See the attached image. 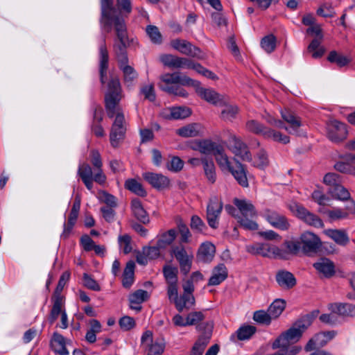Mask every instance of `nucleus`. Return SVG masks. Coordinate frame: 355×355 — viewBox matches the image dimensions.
Masks as SVG:
<instances>
[{"instance_id": "obj_57", "label": "nucleus", "mask_w": 355, "mask_h": 355, "mask_svg": "<svg viewBox=\"0 0 355 355\" xmlns=\"http://www.w3.org/2000/svg\"><path fill=\"white\" fill-rule=\"evenodd\" d=\"M120 249L124 254L130 253L132 250V239L128 234L121 235L118 238Z\"/></svg>"}, {"instance_id": "obj_14", "label": "nucleus", "mask_w": 355, "mask_h": 355, "mask_svg": "<svg viewBox=\"0 0 355 355\" xmlns=\"http://www.w3.org/2000/svg\"><path fill=\"white\" fill-rule=\"evenodd\" d=\"M223 209V204L218 197H212L207 208V219L209 225L216 229L218 226V218Z\"/></svg>"}, {"instance_id": "obj_7", "label": "nucleus", "mask_w": 355, "mask_h": 355, "mask_svg": "<svg viewBox=\"0 0 355 355\" xmlns=\"http://www.w3.org/2000/svg\"><path fill=\"white\" fill-rule=\"evenodd\" d=\"M171 253L179 263L182 272L187 275L191 270L193 259V252L191 248H185L181 244L173 246Z\"/></svg>"}, {"instance_id": "obj_62", "label": "nucleus", "mask_w": 355, "mask_h": 355, "mask_svg": "<svg viewBox=\"0 0 355 355\" xmlns=\"http://www.w3.org/2000/svg\"><path fill=\"white\" fill-rule=\"evenodd\" d=\"M324 182L329 186V188L336 187L341 183V178L336 173H329L324 177Z\"/></svg>"}, {"instance_id": "obj_43", "label": "nucleus", "mask_w": 355, "mask_h": 355, "mask_svg": "<svg viewBox=\"0 0 355 355\" xmlns=\"http://www.w3.org/2000/svg\"><path fill=\"white\" fill-rule=\"evenodd\" d=\"M246 130L255 135H262L265 137V132L268 130L269 128L264 126L262 123L256 120H249L245 124Z\"/></svg>"}, {"instance_id": "obj_15", "label": "nucleus", "mask_w": 355, "mask_h": 355, "mask_svg": "<svg viewBox=\"0 0 355 355\" xmlns=\"http://www.w3.org/2000/svg\"><path fill=\"white\" fill-rule=\"evenodd\" d=\"M113 0H101V24L103 29L107 33L110 32L112 28V21L116 17L112 15L114 12L113 8Z\"/></svg>"}, {"instance_id": "obj_38", "label": "nucleus", "mask_w": 355, "mask_h": 355, "mask_svg": "<svg viewBox=\"0 0 355 355\" xmlns=\"http://www.w3.org/2000/svg\"><path fill=\"white\" fill-rule=\"evenodd\" d=\"M216 161L222 171L232 170L231 163L227 155L225 154L224 149L220 146L214 155Z\"/></svg>"}, {"instance_id": "obj_34", "label": "nucleus", "mask_w": 355, "mask_h": 355, "mask_svg": "<svg viewBox=\"0 0 355 355\" xmlns=\"http://www.w3.org/2000/svg\"><path fill=\"white\" fill-rule=\"evenodd\" d=\"M352 154L345 155L340 160L337 161L334 165V168L340 173L352 175L354 169H352Z\"/></svg>"}, {"instance_id": "obj_48", "label": "nucleus", "mask_w": 355, "mask_h": 355, "mask_svg": "<svg viewBox=\"0 0 355 355\" xmlns=\"http://www.w3.org/2000/svg\"><path fill=\"white\" fill-rule=\"evenodd\" d=\"M277 40L272 34L268 35L263 37L261 40V48L268 53H270L276 48Z\"/></svg>"}, {"instance_id": "obj_52", "label": "nucleus", "mask_w": 355, "mask_h": 355, "mask_svg": "<svg viewBox=\"0 0 355 355\" xmlns=\"http://www.w3.org/2000/svg\"><path fill=\"white\" fill-rule=\"evenodd\" d=\"M163 273L167 284L178 283V268L166 266L163 268Z\"/></svg>"}, {"instance_id": "obj_26", "label": "nucleus", "mask_w": 355, "mask_h": 355, "mask_svg": "<svg viewBox=\"0 0 355 355\" xmlns=\"http://www.w3.org/2000/svg\"><path fill=\"white\" fill-rule=\"evenodd\" d=\"M329 310L339 315L355 316V305L343 303H332L328 306Z\"/></svg>"}, {"instance_id": "obj_35", "label": "nucleus", "mask_w": 355, "mask_h": 355, "mask_svg": "<svg viewBox=\"0 0 355 355\" xmlns=\"http://www.w3.org/2000/svg\"><path fill=\"white\" fill-rule=\"evenodd\" d=\"M234 178L237 180L239 184L242 187H246L248 186V179L246 177L245 170L243 164L240 162H237L236 164V167L233 168L232 166V170H229Z\"/></svg>"}, {"instance_id": "obj_25", "label": "nucleus", "mask_w": 355, "mask_h": 355, "mask_svg": "<svg viewBox=\"0 0 355 355\" xmlns=\"http://www.w3.org/2000/svg\"><path fill=\"white\" fill-rule=\"evenodd\" d=\"M276 281L280 287L286 289L291 288L296 284L294 275L286 270H281L277 273Z\"/></svg>"}, {"instance_id": "obj_54", "label": "nucleus", "mask_w": 355, "mask_h": 355, "mask_svg": "<svg viewBox=\"0 0 355 355\" xmlns=\"http://www.w3.org/2000/svg\"><path fill=\"white\" fill-rule=\"evenodd\" d=\"M308 51L312 53V57L314 58H320L324 53L323 47L320 46V39H314L308 46Z\"/></svg>"}, {"instance_id": "obj_27", "label": "nucleus", "mask_w": 355, "mask_h": 355, "mask_svg": "<svg viewBox=\"0 0 355 355\" xmlns=\"http://www.w3.org/2000/svg\"><path fill=\"white\" fill-rule=\"evenodd\" d=\"M148 298V293L144 290H137L129 296L130 307L131 309L139 311L140 304Z\"/></svg>"}, {"instance_id": "obj_55", "label": "nucleus", "mask_w": 355, "mask_h": 355, "mask_svg": "<svg viewBox=\"0 0 355 355\" xmlns=\"http://www.w3.org/2000/svg\"><path fill=\"white\" fill-rule=\"evenodd\" d=\"M256 327L252 325L241 327L236 331L238 339L240 340H248L255 333Z\"/></svg>"}, {"instance_id": "obj_10", "label": "nucleus", "mask_w": 355, "mask_h": 355, "mask_svg": "<svg viewBox=\"0 0 355 355\" xmlns=\"http://www.w3.org/2000/svg\"><path fill=\"white\" fill-rule=\"evenodd\" d=\"M227 132L229 135L230 150L235 155V156L240 157L243 161L251 162L252 157L248 146L234 134L230 131Z\"/></svg>"}, {"instance_id": "obj_22", "label": "nucleus", "mask_w": 355, "mask_h": 355, "mask_svg": "<svg viewBox=\"0 0 355 355\" xmlns=\"http://www.w3.org/2000/svg\"><path fill=\"white\" fill-rule=\"evenodd\" d=\"M313 267L325 277H331L335 273V266L334 263L327 258H321L313 263Z\"/></svg>"}, {"instance_id": "obj_17", "label": "nucleus", "mask_w": 355, "mask_h": 355, "mask_svg": "<svg viewBox=\"0 0 355 355\" xmlns=\"http://www.w3.org/2000/svg\"><path fill=\"white\" fill-rule=\"evenodd\" d=\"M336 334V333L334 331H324L316 334L307 343L305 346L306 351L309 352L315 349V348L323 347L329 341L333 339Z\"/></svg>"}, {"instance_id": "obj_42", "label": "nucleus", "mask_w": 355, "mask_h": 355, "mask_svg": "<svg viewBox=\"0 0 355 355\" xmlns=\"http://www.w3.org/2000/svg\"><path fill=\"white\" fill-rule=\"evenodd\" d=\"M187 63L184 65V68L187 69H192L196 71L197 73L202 74V76L209 78L210 79L214 80L216 78V76L211 72V71L205 69L199 63H194L192 61L188 60L187 58Z\"/></svg>"}, {"instance_id": "obj_19", "label": "nucleus", "mask_w": 355, "mask_h": 355, "mask_svg": "<svg viewBox=\"0 0 355 355\" xmlns=\"http://www.w3.org/2000/svg\"><path fill=\"white\" fill-rule=\"evenodd\" d=\"M142 176L146 182L157 190H163L169 187V179L161 173L146 172Z\"/></svg>"}, {"instance_id": "obj_2", "label": "nucleus", "mask_w": 355, "mask_h": 355, "mask_svg": "<svg viewBox=\"0 0 355 355\" xmlns=\"http://www.w3.org/2000/svg\"><path fill=\"white\" fill-rule=\"evenodd\" d=\"M107 92L105 95V106L108 117L113 118L116 115L112 124L114 131L116 129H121L120 135H125L126 130V123L125 117L119 103L122 98V90L119 80L116 78H112L108 83Z\"/></svg>"}, {"instance_id": "obj_59", "label": "nucleus", "mask_w": 355, "mask_h": 355, "mask_svg": "<svg viewBox=\"0 0 355 355\" xmlns=\"http://www.w3.org/2000/svg\"><path fill=\"white\" fill-rule=\"evenodd\" d=\"M191 112L188 107H178L171 110V116L173 119H185L190 116Z\"/></svg>"}, {"instance_id": "obj_47", "label": "nucleus", "mask_w": 355, "mask_h": 355, "mask_svg": "<svg viewBox=\"0 0 355 355\" xmlns=\"http://www.w3.org/2000/svg\"><path fill=\"white\" fill-rule=\"evenodd\" d=\"M329 192L331 194L333 198L343 201L349 199L350 197L349 192L341 183L336 187L329 188Z\"/></svg>"}, {"instance_id": "obj_20", "label": "nucleus", "mask_w": 355, "mask_h": 355, "mask_svg": "<svg viewBox=\"0 0 355 355\" xmlns=\"http://www.w3.org/2000/svg\"><path fill=\"white\" fill-rule=\"evenodd\" d=\"M171 45L174 49L189 56L194 57L197 55L198 53L200 51L198 48L194 46L191 43L184 40H173L171 42Z\"/></svg>"}, {"instance_id": "obj_39", "label": "nucleus", "mask_w": 355, "mask_h": 355, "mask_svg": "<svg viewBox=\"0 0 355 355\" xmlns=\"http://www.w3.org/2000/svg\"><path fill=\"white\" fill-rule=\"evenodd\" d=\"M176 238V231L171 229L166 232L160 234L158 236L157 245L159 248H165L171 244Z\"/></svg>"}, {"instance_id": "obj_50", "label": "nucleus", "mask_w": 355, "mask_h": 355, "mask_svg": "<svg viewBox=\"0 0 355 355\" xmlns=\"http://www.w3.org/2000/svg\"><path fill=\"white\" fill-rule=\"evenodd\" d=\"M239 109L237 106L233 105L224 104L221 110V118L225 121H232L238 114Z\"/></svg>"}, {"instance_id": "obj_6", "label": "nucleus", "mask_w": 355, "mask_h": 355, "mask_svg": "<svg viewBox=\"0 0 355 355\" xmlns=\"http://www.w3.org/2000/svg\"><path fill=\"white\" fill-rule=\"evenodd\" d=\"M283 119L289 124V127L284 126L283 122L268 115L266 120L271 125L279 128H284L291 134H297L300 127L302 125L300 119L289 111L282 112Z\"/></svg>"}, {"instance_id": "obj_1", "label": "nucleus", "mask_w": 355, "mask_h": 355, "mask_svg": "<svg viewBox=\"0 0 355 355\" xmlns=\"http://www.w3.org/2000/svg\"><path fill=\"white\" fill-rule=\"evenodd\" d=\"M112 26H114L116 35L113 45L114 53L119 68L123 73L125 81L131 84L137 77V73L131 66L128 65L126 49L130 45V40L128 36L126 25L122 18L116 17L112 21Z\"/></svg>"}, {"instance_id": "obj_60", "label": "nucleus", "mask_w": 355, "mask_h": 355, "mask_svg": "<svg viewBox=\"0 0 355 355\" xmlns=\"http://www.w3.org/2000/svg\"><path fill=\"white\" fill-rule=\"evenodd\" d=\"M146 33L153 43L160 44L162 42V37L157 26L153 25L148 26L146 27Z\"/></svg>"}, {"instance_id": "obj_31", "label": "nucleus", "mask_w": 355, "mask_h": 355, "mask_svg": "<svg viewBox=\"0 0 355 355\" xmlns=\"http://www.w3.org/2000/svg\"><path fill=\"white\" fill-rule=\"evenodd\" d=\"M52 300L53 304L49 317V320L51 324H53L57 320L60 314L62 315V312H65L62 309L64 302L61 295H54Z\"/></svg>"}, {"instance_id": "obj_3", "label": "nucleus", "mask_w": 355, "mask_h": 355, "mask_svg": "<svg viewBox=\"0 0 355 355\" xmlns=\"http://www.w3.org/2000/svg\"><path fill=\"white\" fill-rule=\"evenodd\" d=\"M159 87L169 94L181 97H187L188 93L180 85L190 86L191 78L181 76L180 73H164L160 76Z\"/></svg>"}, {"instance_id": "obj_13", "label": "nucleus", "mask_w": 355, "mask_h": 355, "mask_svg": "<svg viewBox=\"0 0 355 355\" xmlns=\"http://www.w3.org/2000/svg\"><path fill=\"white\" fill-rule=\"evenodd\" d=\"M327 136L334 142L344 140L347 135L346 125L336 119H330L327 123Z\"/></svg>"}, {"instance_id": "obj_45", "label": "nucleus", "mask_w": 355, "mask_h": 355, "mask_svg": "<svg viewBox=\"0 0 355 355\" xmlns=\"http://www.w3.org/2000/svg\"><path fill=\"white\" fill-rule=\"evenodd\" d=\"M270 160L267 152L264 149H260L253 159V165L258 168L263 169L269 165Z\"/></svg>"}, {"instance_id": "obj_24", "label": "nucleus", "mask_w": 355, "mask_h": 355, "mask_svg": "<svg viewBox=\"0 0 355 355\" xmlns=\"http://www.w3.org/2000/svg\"><path fill=\"white\" fill-rule=\"evenodd\" d=\"M227 277V269L223 263L216 266L212 270V275L209 279V286H217Z\"/></svg>"}, {"instance_id": "obj_51", "label": "nucleus", "mask_w": 355, "mask_h": 355, "mask_svg": "<svg viewBox=\"0 0 355 355\" xmlns=\"http://www.w3.org/2000/svg\"><path fill=\"white\" fill-rule=\"evenodd\" d=\"M265 138L271 139L274 141L279 142L283 144H286L290 142L289 137L284 135L281 132L270 128L265 132Z\"/></svg>"}, {"instance_id": "obj_46", "label": "nucleus", "mask_w": 355, "mask_h": 355, "mask_svg": "<svg viewBox=\"0 0 355 355\" xmlns=\"http://www.w3.org/2000/svg\"><path fill=\"white\" fill-rule=\"evenodd\" d=\"M286 302L282 299H276L268 307V311L273 319L277 318L285 309Z\"/></svg>"}, {"instance_id": "obj_44", "label": "nucleus", "mask_w": 355, "mask_h": 355, "mask_svg": "<svg viewBox=\"0 0 355 355\" xmlns=\"http://www.w3.org/2000/svg\"><path fill=\"white\" fill-rule=\"evenodd\" d=\"M326 234L333 239L336 243L345 245L349 241V237L343 231L338 230H328Z\"/></svg>"}, {"instance_id": "obj_58", "label": "nucleus", "mask_w": 355, "mask_h": 355, "mask_svg": "<svg viewBox=\"0 0 355 355\" xmlns=\"http://www.w3.org/2000/svg\"><path fill=\"white\" fill-rule=\"evenodd\" d=\"M330 62L336 63L339 67H344L349 63V60L346 56L338 54L336 51H331L327 58Z\"/></svg>"}, {"instance_id": "obj_12", "label": "nucleus", "mask_w": 355, "mask_h": 355, "mask_svg": "<svg viewBox=\"0 0 355 355\" xmlns=\"http://www.w3.org/2000/svg\"><path fill=\"white\" fill-rule=\"evenodd\" d=\"M291 210L301 220L304 221L309 225L315 227H323L322 220L314 214L310 212L305 207L299 204H294L291 206Z\"/></svg>"}, {"instance_id": "obj_63", "label": "nucleus", "mask_w": 355, "mask_h": 355, "mask_svg": "<svg viewBox=\"0 0 355 355\" xmlns=\"http://www.w3.org/2000/svg\"><path fill=\"white\" fill-rule=\"evenodd\" d=\"M141 94L144 95V98L149 101H154L156 98L153 84L144 85L141 88Z\"/></svg>"}, {"instance_id": "obj_4", "label": "nucleus", "mask_w": 355, "mask_h": 355, "mask_svg": "<svg viewBox=\"0 0 355 355\" xmlns=\"http://www.w3.org/2000/svg\"><path fill=\"white\" fill-rule=\"evenodd\" d=\"M311 325V320L308 318L297 321L290 329L281 334L273 343V349L286 347L297 342L302 336L303 332Z\"/></svg>"}, {"instance_id": "obj_40", "label": "nucleus", "mask_w": 355, "mask_h": 355, "mask_svg": "<svg viewBox=\"0 0 355 355\" xmlns=\"http://www.w3.org/2000/svg\"><path fill=\"white\" fill-rule=\"evenodd\" d=\"M124 186L125 189L139 196L144 197L147 194L142 184L135 179L127 180L125 182Z\"/></svg>"}, {"instance_id": "obj_23", "label": "nucleus", "mask_w": 355, "mask_h": 355, "mask_svg": "<svg viewBox=\"0 0 355 355\" xmlns=\"http://www.w3.org/2000/svg\"><path fill=\"white\" fill-rule=\"evenodd\" d=\"M215 252L216 248L212 243L209 242L203 243L198 249L197 258L203 263L211 262L214 259Z\"/></svg>"}, {"instance_id": "obj_9", "label": "nucleus", "mask_w": 355, "mask_h": 355, "mask_svg": "<svg viewBox=\"0 0 355 355\" xmlns=\"http://www.w3.org/2000/svg\"><path fill=\"white\" fill-rule=\"evenodd\" d=\"M141 340L146 355H162L164 351V343L162 340H153V333L150 331H145L141 336Z\"/></svg>"}, {"instance_id": "obj_53", "label": "nucleus", "mask_w": 355, "mask_h": 355, "mask_svg": "<svg viewBox=\"0 0 355 355\" xmlns=\"http://www.w3.org/2000/svg\"><path fill=\"white\" fill-rule=\"evenodd\" d=\"M253 319L260 324L269 325L273 318L268 311L259 310L254 313Z\"/></svg>"}, {"instance_id": "obj_61", "label": "nucleus", "mask_w": 355, "mask_h": 355, "mask_svg": "<svg viewBox=\"0 0 355 355\" xmlns=\"http://www.w3.org/2000/svg\"><path fill=\"white\" fill-rule=\"evenodd\" d=\"M188 326L198 324L200 322L205 319V315L202 311H193L187 314Z\"/></svg>"}, {"instance_id": "obj_33", "label": "nucleus", "mask_w": 355, "mask_h": 355, "mask_svg": "<svg viewBox=\"0 0 355 355\" xmlns=\"http://www.w3.org/2000/svg\"><path fill=\"white\" fill-rule=\"evenodd\" d=\"M202 131L199 123H191L176 130V133L183 137H193L198 136Z\"/></svg>"}, {"instance_id": "obj_5", "label": "nucleus", "mask_w": 355, "mask_h": 355, "mask_svg": "<svg viewBox=\"0 0 355 355\" xmlns=\"http://www.w3.org/2000/svg\"><path fill=\"white\" fill-rule=\"evenodd\" d=\"M234 204L239 211V216H236L237 223L240 226L248 230H257L258 224L253 220L257 216V211L254 205L245 199L234 200Z\"/></svg>"}, {"instance_id": "obj_29", "label": "nucleus", "mask_w": 355, "mask_h": 355, "mask_svg": "<svg viewBox=\"0 0 355 355\" xmlns=\"http://www.w3.org/2000/svg\"><path fill=\"white\" fill-rule=\"evenodd\" d=\"M99 56H100V76L101 83H104V77L106 76L107 69L108 67V52L106 48L105 40H103V44L100 46L99 48Z\"/></svg>"}, {"instance_id": "obj_32", "label": "nucleus", "mask_w": 355, "mask_h": 355, "mask_svg": "<svg viewBox=\"0 0 355 355\" xmlns=\"http://www.w3.org/2000/svg\"><path fill=\"white\" fill-rule=\"evenodd\" d=\"M194 304L195 298L191 293H184L175 300V306L179 312H182L184 309H190Z\"/></svg>"}, {"instance_id": "obj_28", "label": "nucleus", "mask_w": 355, "mask_h": 355, "mask_svg": "<svg viewBox=\"0 0 355 355\" xmlns=\"http://www.w3.org/2000/svg\"><path fill=\"white\" fill-rule=\"evenodd\" d=\"M160 61L170 68H184L187 58H180L171 54H164L160 56Z\"/></svg>"}, {"instance_id": "obj_37", "label": "nucleus", "mask_w": 355, "mask_h": 355, "mask_svg": "<svg viewBox=\"0 0 355 355\" xmlns=\"http://www.w3.org/2000/svg\"><path fill=\"white\" fill-rule=\"evenodd\" d=\"M135 264L130 261L127 263L124 269L122 279V284L124 288H129L134 282Z\"/></svg>"}, {"instance_id": "obj_18", "label": "nucleus", "mask_w": 355, "mask_h": 355, "mask_svg": "<svg viewBox=\"0 0 355 355\" xmlns=\"http://www.w3.org/2000/svg\"><path fill=\"white\" fill-rule=\"evenodd\" d=\"M264 217L272 227L277 229L287 230L290 227L287 218L277 211L266 209L264 212Z\"/></svg>"}, {"instance_id": "obj_21", "label": "nucleus", "mask_w": 355, "mask_h": 355, "mask_svg": "<svg viewBox=\"0 0 355 355\" xmlns=\"http://www.w3.org/2000/svg\"><path fill=\"white\" fill-rule=\"evenodd\" d=\"M220 146L218 145L216 143L209 140V139H203V140H198L193 143L191 148L194 150H198L202 154L205 155H214L216 150Z\"/></svg>"}, {"instance_id": "obj_36", "label": "nucleus", "mask_w": 355, "mask_h": 355, "mask_svg": "<svg viewBox=\"0 0 355 355\" xmlns=\"http://www.w3.org/2000/svg\"><path fill=\"white\" fill-rule=\"evenodd\" d=\"M89 328L85 335V340L89 343H94L96 340V334L100 333L102 326L99 321L92 319L89 322Z\"/></svg>"}, {"instance_id": "obj_49", "label": "nucleus", "mask_w": 355, "mask_h": 355, "mask_svg": "<svg viewBox=\"0 0 355 355\" xmlns=\"http://www.w3.org/2000/svg\"><path fill=\"white\" fill-rule=\"evenodd\" d=\"M214 324L212 322H205L199 324L197 326V329L201 333L199 338H207V343H209L211 339Z\"/></svg>"}, {"instance_id": "obj_64", "label": "nucleus", "mask_w": 355, "mask_h": 355, "mask_svg": "<svg viewBox=\"0 0 355 355\" xmlns=\"http://www.w3.org/2000/svg\"><path fill=\"white\" fill-rule=\"evenodd\" d=\"M208 343L207 338H198L192 348L191 355H202Z\"/></svg>"}, {"instance_id": "obj_41", "label": "nucleus", "mask_w": 355, "mask_h": 355, "mask_svg": "<svg viewBox=\"0 0 355 355\" xmlns=\"http://www.w3.org/2000/svg\"><path fill=\"white\" fill-rule=\"evenodd\" d=\"M202 164L205 176L208 181L211 183H214L216 180V168L212 159L207 158L202 159Z\"/></svg>"}, {"instance_id": "obj_16", "label": "nucleus", "mask_w": 355, "mask_h": 355, "mask_svg": "<svg viewBox=\"0 0 355 355\" xmlns=\"http://www.w3.org/2000/svg\"><path fill=\"white\" fill-rule=\"evenodd\" d=\"M302 249L306 254L315 252L321 246L319 237L315 234L306 232L300 236Z\"/></svg>"}, {"instance_id": "obj_56", "label": "nucleus", "mask_w": 355, "mask_h": 355, "mask_svg": "<svg viewBox=\"0 0 355 355\" xmlns=\"http://www.w3.org/2000/svg\"><path fill=\"white\" fill-rule=\"evenodd\" d=\"M178 229L180 233V243H189L191 237V234L187 226L182 221L178 222Z\"/></svg>"}, {"instance_id": "obj_11", "label": "nucleus", "mask_w": 355, "mask_h": 355, "mask_svg": "<svg viewBox=\"0 0 355 355\" xmlns=\"http://www.w3.org/2000/svg\"><path fill=\"white\" fill-rule=\"evenodd\" d=\"M190 86L193 87L198 96L207 102L215 105H223L224 101L223 96L212 89L201 87L199 81L192 80Z\"/></svg>"}, {"instance_id": "obj_30", "label": "nucleus", "mask_w": 355, "mask_h": 355, "mask_svg": "<svg viewBox=\"0 0 355 355\" xmlns=\"http://www.w3.org/2000/svg\"><path fill=\"white\" fill-rule=\"evenodd\" d=\"M131 209L133 215L137 218L138 220L144 224L148 223V215L139 199L135 198L132 200Z\"/></svg>"}, {"instance_id": "obj_8", "label": "nucleus", "mask_w": 355, "mask_h": 355, "mask_svg": "<svg viewBox=\"0 0 355 355\" xmlns=\"http://www.w3.org/2000/svg\"><path fill=\"white\" fill-rule=\"evenodd\" d=\"M246 250L253 254H259L267 257H280L284 256L282 250L269 243H257L246 246Z\"/></svg>"}]
</instances>
